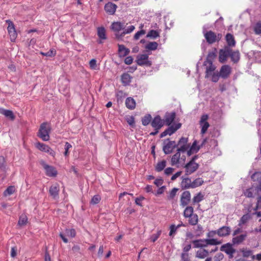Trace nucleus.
Returning a JSON list of instances; mask_svg holds the SVG:
<instances>
[{
    "mask_svg": "<svg viewBox=\"0 0 261 261\" xmlns=\"http://www.w3.org/2000/svg\"><path fill=\"white\" fill-rule=\"evenodd\" d=\"M105 10L109 15H113L114 14V4L109 2L105 5Z\"/></svg>",
    "mask_w": 261,
    "mask_h": 261,
    "instance_id": "obj_30",
    "label": "nucleus"
},
{
    "mask_svg": "<svg viewBox=\"0 0 261 261\" xmlns=\"http://www.w3.org/2000/svg\"><path fill=\"white\" fill-rule=\"evenodd\" d=\"M97 35L101 39H105L106 37L105 28L103 27L98 28L97 29Z\"/></svg>",
    "mask_w": 261,
    "mask_h": 261,
    "instance_id": "obj_45",
    "label": "nucleus"
},
{
    "mask_svg": "<svg viewBox=\"0 0 261 261\" xmlns=\"http://www.w3.org/2000/svg\"><path fill=\"white\" fill-rule=\"evenodd\" d=\"M232 62L237 63L240 60V53L239 51H232L230 52L229 56Z\"/></svg>",
    "mask_w": 261,
    "mask_h": 261,
    "instance_id": "obj_32",
    "label": "nucleus"
},
{
    "mask_svg": "<svg viewBox=\"0 0 261 261\" xmlns=\"http://www.w3.org/2000/svg\"><path fill=\"white\" fill-rule=\"evenodd\" d=\"M178 189L176 188H173L169 192V195L167 197L168 199H173L176 195V193Z\"/></svg>",
    "mask_w": 261,
    "mask_h": 261,
    "instance_id": "obj_51",
    "label": "nucleus"
},
{
    "mask_svg": "<svg viewBox=\"0 0 261 261\" xmlns=\"http://www.w3.org/2000/svg\"><path fill=\"white\" fill-rule=\"evenodd\" d=\"M251 179L253 181H256L258 185L256 189L261 191V172H256L251 175Z\"/></svg>",
    "mask_w": 261,
    "mask_h": 261,
    "instance_id": "obj_20",
    "label": "nucleus"
},
{
    "mask_svg": "<svg viewBox=\"0 0 261 261\" xmlns=\"http://www.w3.org/2000/svg\"><path fill=\"white\" fill-rule=\"evenodd\" d=\"M256 190V189L253 187L249 188L245 191L244 195L245 196L249 198L253 197L254 193Z\"/></svg>",
    "mask_w": 261,
    "mask_h": 261,
    "instance_id": "obj_43",
    "label": "nucleus"
},
{
    "mask_svg": "<svg viewBox=\"0 0 261 261\" xmlns=\"http://www.w3.org/2000/svg\"><path fill=\"white\" fill-rule=\"evenodd\" d=\"M194 213V208L192 206H186L183 212V216L185 218H188Z\"/></svg>",
    "mask_w": 261,
    "mask_h": 261,
    "instance_id": "obj_33",
    "label": "nucleus"
},
{
    "mask_svg": "<svg viewBox=\"0 0 261 261\" xmlns=\"http://www.w3.org/2000/svg\"><path fill=\"white\" fill-rule=\"evenodd\" d=\"M59 191L60 186L58 183H55L50 187L49 193L54 199H56L59 197Z\"/></svg>",
    "mask_w": 261,
    "mask_h": 261,
    "instance_id": "obj_15",
    "label": "nucleus"
},
{
    "mask_svg": "<svg viewBox=\"0 0 261 261\" xmlns=\"http://www.w3.org/2000/svg\"><path fill=\"white\" fill-rule=\"evenodd\" d=\"M231 229L228 226H222L217 230V234L221 237H224L230 234Z\"/></svg>",
    "mask_w": 261,
    "mask_h": 261,
    "instance_id": "obj_18",
    "label": "nucleus"
},
{
    "mask_svg": "<svg viewBox=\"0 0 261 261\" xmlns=\"http://www.w3.org/2000/svg\"><path fill=\"white\" fill-rule=\"evenodd\" d=\"M231 72V68L228 65H224L222 66L220 68L219 74L220 77L223 79H227Z\"/></svg>",
    "mask_w": 261,
    "mask_h": 261,
    "instance_id": "obj_13",
    "label": "nucleus"
},
{
    "mask_svg": "<svg viewBox=\"0 0 261 261\" xmlns=\"http://www.w3.org/2000/svg\"><path fill=\"white\" fill-rule=\"evenodd\" d=\"M166 166V161L165 160H162L161 162H159L155 166V169L157 172L162 171Z\"/></svg>",
    "mask_w": 261,
    "mask_h": 261,
    "instance_id": "obj_35",
    "label": "nucleus"
},
{
    "mask_svg": "<svg viewBox=\"0 0 261 261\" xmlns=\"http://www.w3.org/2000/svg\"><path fill=\"white\" fill-rule=\"evenodd\" d=\"M151 125L155 131L150 133L151 136H154L159 133V129L164 125V121L160 116H155L151 122Z\"/></svg>",
    "mask_w": 261,
    "mask_h": 261,
    "instance_id": "obj_4",
    "label": "nucleus"
},
{
    "mask_svg": "<svg viewBox=\"0 0 261 261\" xmlns=\"http://www.w3.org/2000/svg\"><path fill=\"white\" fill-rule=\"evenodd\" d=\"M192 188H195L202 185L203 183V180L201 178H197L192 182Z\"/></svg>",
    "mask_w": 261,
    "mask_h": 261,
    "instance_id": "obj_44",
    "label": "nucleus"
},
{
    "mask_svg": "<svg viewBox=\"0 0 261 261\" xmlns=\"http://www.w3.org/2000/svg\"><path fill=\"white\" fill-rule=\"evenodd\" d=\"M220 250L225 252L230 258L233 257V254L236 252V250L232 247V245L230 243H226L221 246Z\"/></svg>",
    "mask_w": 261,
    "mask_h": 261,
    "instance_id": "obj_14",
    "label": "nucleus"
},
{
    "mask_svg": "<svg viewBox=\"0 0 261 261\" xmlns=\"http://www.w3.org/2000/svg\"><path fill=\"white\" fill-rule=\"evenodd\" d=\"M211 76V80L213 82L217 83L220 77V74L218 72H213L210 75Z\"/></svg>",
    "mask_w": 261,
    "mask_h": 261,
    "instance_id": "obj_53",
    "label": "nucleus"
},
{
    "mask_svg": "<svg viewBox=\"0 0 261 261\" xmlns=\"http://www.w3.org/2000/svg\"><path fill=\"white\" fill-rule=\"evenodd\" d=\"M253 31L256 35L261 34V22H257L253 27Z\"/></svg>",
    "mask_w": 261,
    "mask_h": 261,
    "instance_id": "obj_47",
    "label": "nucleus"
},
{
    "mask_svg": "<svg viewBox=\"0 0 261 261\" xmlns=\"http://www.w3.org/2000/svg\"><path fill=\"white\" fill-rule=\"evenodd\" d=\"M66 233L68 237L74 238L76 235V231L74 229H69L66 230Z\"/></svg>",
    "mask_w": 261,
    "mask_h": 261,
    "instance_id": "obj_61",
    "label": "nucleus"
},
{
    "mask_svg": "<svg viewBox=\"0 0 261 261\" xmlns=\"http://www.w3.org/2000/svg\"><path fill=\"white\" fill-rule=\"evenodd\" d=\"M159 36V33L156 30H150L148 32L147 37L150 38L152 39H155Z\"/></svg>",
    "mask_w": 261,
    "mask_h": 261,
    "instance_id": "obj_46",
    "label": "nucleus"
},
{
    "mask_svg": "<svg viewBox=\"0 0 261 261\" xmlns=\"http://www.w3.org/2000/svg\"><path fill=\"white\" fill-rule=\"evenodd\" d=\"M204 36L207 42L211 44L219 41L222 38L221 34L218 33L217 34L212 31L206 32Z\"/></svg>",
    "mask_w": 261,
    "mask_h": 261,
    "instance_id": "obj_3",
    "label": "nucleus"
},
{
    "mask_svg": "<svg viewBox=\"0 0 261 261\" xmlns=\"http://www.w3.org/2000/svg\"><path fill=\"white\" fill-rule=\"evenodd\" d=\"M6 169V160L3 156H0V170L5 171Z\"/></svg>",
    "mask_w": 261,
    "mask_h": 261,
    "instance_id": "obj_55",
    "label": "nucleus"
},
{
    "mask_svg": "<svg viewBox=\"0 0 261 261\" xmlns=\"http://www.w3.org/2000/svg\"><path fill=\"white\" fill-rule=\"evenodd\" d=\"M192 243L193 244L195 248H201V249L203 247H206V245L205 244V239L194 240L192 241Z\"/></svg>",
    "mask_w": 261,
    "mask_h": 261,
    "instance_id": "obj_28",
    "label": "nucleus"
},
{
    "mask_svg": "<svg viewBox=\"0 0 261 261\" xmlns=\"http://www.w3.org/2000/svg\"><path fill=\"white\" fill-rule=\"evenodd\" d=\"M181 126V124L180 123L173 124L168 127L166 130L162 132L160 134V138H163L167 135H171L174 133L177 130L179 129Z\"/></svg>",
    "mask_w": 261,
    "mask_h": 261,
    "instance_id": "obj_9",
    "label": "nucleus"
},
{
    "mask_svg": "<svg viewBox=\"0 0 261 261\" xmlns=\"http://www.w3.org/2000/svg\"><path fill=\"white\" fill-rule=\"evenodd\" d=\"M241 251L243 254V256L246 257L250 256L252 253V251L251 250L247 249H242Z\"/></svg>",
    "mask_w": 261,
    "mask_h": 261,
    "instance_id": "obj_60",
    "label": "nucleus"
},
{
    "mask_svg": "<svg viewBox=\"0 0 261 261\" xmlns=\"http://www.w3.org/2000/svg\"><path fill=\"white\" fill-rule=\"evenodd\" d=\"M125 103L126 108L129 110H134L136 108V101L135 99L131 97H127L126 99Z\"/></svg>",
    "mask_w": 261,
    "mask_h": 261,
    "instance_id": "obj_24",
    "label": "nucleus"
},
{
    "mask_svg": "<svg viewBox=\"0 0 261 261\" xmlns=\"http://www.w3.org/2000/svg\"><path fill=\"white\" fill-rule=\"evenodd\" d=\"M50 128L46 122L42 123L40 126L38 133V136L43 141H47L49 140V132Z\"/></svg>",
    "mask_w": 261,
    "mask_h": 261,
    "instance_id": "obj_1",
    "label": "nucleus"
},
{
    "mask_svg": "<svg viewBox=\"0 0 261 261\" xmlns=\"http://www.w3.org/2000/svg\"><path fill=\"white\" fill-rule=\"evenodd\" d=\"M15 189L14 186H9L7 189L4 192V196L7 197L13 194L15 192Z\"/></svg>",
    "mask_w": 261,
    "mask_h": 261,
    "instance_id": "obj_42",
    "label": "nucleus"
},
{
    "mask_svg": "<svg viewBox=\"0 0 261 261\" xmlns=\"http://www.w3.org/2000/svg\"><path fill=\"white\" fill-rule=\"evenodd\" d=\"M129 49L124 45L118 44V54L120 57H124L129 53Z\"/></svg>",
    "mask_w": 261,
    "mask_h": 261,
    "instance_id": "obj_22",
    "label": "nucleus"
},
{
    "mask_svg": "<svg viewBox=\"0 0 261 261\" xmlns=\"http://www.w3.org/2000/svg\"><path fill=\"white\" fill-rule=\"evenodd\" d=\"M28 221V218L25 215H21L19 217V219L18 222V225L20 226L24 225L27 224Z\"/></svg>",
    "mask_w": 261,
    "mask_h": 261,
    "instance_id": "obj_56",
    "label": "nucleus"
},
{
    "mask_svg": "<svg viewBox=\"0 0 261 261\" xmlns=\"http://www.w3.org/2000/svg\"><path fill=\"white\" fill-rule=\"evenodd\" d=\"M125 120L127 123L132 127L135 126V118L133 116H126L125 117Z\"/></svg>",
    "mask_w": 261,
    "mask_h": 261,
    "instance_id": "obj_48",
    "label": "nucleus"
},
{
    "mask_svg": "<svg viewBox=\"0 0 261 261\" xmlns=\"http://www.w3.org/2000/svg\"><path fill=\"white\" fill-rule=\"evenodd\" d=\"M225 40L229 47H233L236 45L234 38L231 34L227 33L225 36Z\"/></svg>",
    "mask_w": 261,
    "mask_h": 261,
    "instance_id": "obj_25",
    "label": "nucleus"
},
{
    "mask_svg": "<svg viewBox=\"0 0 261 261\" xmlns=\"http://www.w3.org/2000/svg\"><path fill=\"white\" fill-rule=\"evenodd\" d=\"M72 148V145L66 142L65 144V152L64 154L65 156H68L69 155V149Z\"/></svg>",
    "mask_w": 261,
    "mask_h": 261,
    "instance_id": "obj_57",
    "label": "nucleus"
},
{
    "mask_svg": "<svg viewBox=\"0 0 261 261\" xmlns=\"http://www.w3.org/2000/svg\"><path fill=\"white\" fill-rule=\"evenodd\" d=\"M208 66H207L206 68L205 71V78H208L210 76L213 72H215V70H216V66L213 65V63H208Z\"/></svg>",
    "mask_w": 261,
    "mask_h": 261,
    "instance_id": "obj_29",
    "label": "nucleus"
},
{
    "mask_svg": "<svg viewBox=\"0 0 261 261\" xmlns=\"http://www.w3.org/2000/svg\"><path fill=\"white\" fill-rule=\"evenodd\" d=\"M261 208V196H259L257 199V202L255 207L254 208L255 211Z\"/></svg>",
    "mask_w": 261,
    "mask_h": 261,
    "instance_id": "obj_64",
    "label": "nucleus"
},
{
    "mask_svg": "<svg viewBox=\"0 0 261 261\" xmlns=\"http://www.w3.org/2000/svg\"><path fill=\"white\" fill-rule=\"evenodd\" d=\"M132 79V77L127 73H124L121 76V81L124 86L129 85Z\"/></svg>",
    "mask_w": 261,
    "mask_h": 261,
    "instance_id": "obj_23",
    "label": "nucleus"
},
{
    "mask_svg": "<svg viewBox=\"0 0 261 261\" xmlns=\"http://www.w3.org/2000/svg\"><path fill=\"white\" fill-rule=\"evenodd\" d=\"M178 228L176 227V225L175 224H171L169 227V236L173 238L175 234H176Z\"/></svg>",
    "mask_w": 261,
    "mask_h": 261,
    "instance_id": "obj_39",
    "label": "nucleus"
},
{
    "mask_svg": "<svg viewBox=\"0 0 261 261\" xmlns=\"http://www.w3.org/2000/svg\"><path fill=\"white\" fill-rule=\"evenodd\" d=\"M6 22L8 24V31L11 40L14 41L17 37V33L13 23L10 20H7Z\"/></svg>",
    "mask_w": 261,
    "mask_h": 261,
    "instance_id": "obj_12",
    "label": "nucleus"
},
{
    "mask_svg": "<svg viewBox=\"0 0 261 261\" xmlns=\"http://www.w3.org/2000/svg\"><path fill=\"white\" fill-rule=\"evenodd\" d=\"M192 181L189 178H184L181 182V187L184 189L192 188Z\"/></svg>",
    "mask_w": 261,
    "mask_h": 261,
    "instance_id": "obj_31",
    "label": "nucleus"
},
{
    "mask_svg": "<svg viewBox=\"0 0 261 261\" xmlns=\"http://www.w3.org/2000/svg\"><path fill=\"white\" fill-rule=\"evenodd\" d=\"M180 157V153L177 152L174 154L171 158V164L172 165H176L179 163V159Z\"/></svg>",
    "mask_w": 261,
    "mask_h": 261,
    "instance_id": "obj_38",
    "label": "nucleus"
},
{
    "mask_svg": "<svg viewBox=\"0 0 261 261\" xmlns=\"http://www.w3.org/2000/svg\"><path fill=\"white\" fill-rule=\"evenodd\" d=\"M197 159V156L195 155L192 158L191 161L188 163L185 166L186 175H189L194 173L199 167V164L195 162Z\"/></svg>",
    "mask_w": 261,
    "mask_h": 261,
    "instance_id": "obj_2",
    "label": "nucleus"
},
{
    "mask_svg": "<svg viewBox=\"0 0 261 261\" xmlns=\"http://www.w3.org/2000/svg\"><path fill=\"white\" fill-rule=\"evenodd\" d=\"M89 65L91 69L93 70H96L98 69L96 64V60L94 59H93L90 61Z\"/></svg>",
    "mask_w": 261,
    "mask_h": 261,
    "instance_id": "obj_62",
    "label": "nucleus"
},
{
    "mask_svg": "<svg viewBox=\"0 0 261 261\" xmlns=\"http://www.w3.org/2000/svg\"><path fill=\"white\" fill-rule=\"evenodd\" d=\"M135 29V27L134 25H130L127 27L126 29H124L123 32L119 34L118 33H115V38L118 39H121L126 34H130L132 32H133Z\"/></svg>",
    "mask_w": 261,
    "mask_h": 261,
    "instance_id": "obj_19",
    "label": "nucleus"
},
{
    "mask_svg": "<svg viewBox=\"0 0 261 261\" xmlns=\"http://www.w3.org/2000/svg\"><path fill=\"white\" fill-rule=\"evenodd\" d=\"M250 219V216L248 214L244 215L240 219L238 225L241 226L245 223Z\"/></svg>",
    "mask_w": 261,
    "mask_h": 261,
    "instance_id": "obj_37",
    "label": "nucleus"
},
{
    "mask_svg": "<svg viewBox=\"0 0 261 261\" xmlns=\"http://www.w3.org/2000/svg\"><path fill=\"white\" fill-rule=\"evenodd\" d=\"M41 164L45 170V173L47 176L49 177H56L57 176L58 172L54 167L46 164L43 161L41 162Z\"/></svg>",
    "mask_w": 261,
    "mask_h": 261,
    "instance_id": "obj_6",
    "label": "nucleus"
},
{
    "mask_svg": "<svg viewBox=\"0 0 261 261\" xmlns=\"http://www.w3.org/2000/svg\"><path fill=\"white\" fill-rule=\"evenodd\" d=\"M101 200V197L99 195H94L91 200V203L96 204L98 203Z\"/></svg>",
    "mask_w": 261,
    "mask_h": 261,
    "instance_id": "obj_59",
    "label": "nucleus"
},
{
    "mask_svg": "<svg viewBox=\"0 0 261 261\" xmlns=\"http://www.w3.org/2000/svg\"><path fill=\"white\" fill-rule=\"evenodd\" d=\"M191 200V193L189 191H184L180 197V205L183 207L187 206Z\"/></svg>",
    "mask_w": 261,
    "mask_h": 261,
    "instance_id": "obj_5",
    "label": "nucleus"
},
{
    "mask_svg": "<svg viewBox=\"0 0 261 261\" xmlns=\"http://www.w3.org/2000/svg\"><path fill=\"white\" fill-rule=\"evenodd\" d=\"M175 116L176 114L175 112L166 113L163 120L164 124L165 123L166 125L169 126L174 120Z\"/></svg>",
    "mask_w": 261,
    "mask_h": 261,
    "instance_id": "obj_16",
    "label": "nucleus"
},
{
    "mask_svg": "<svg viewBox=\"0 0 261 261\" xmlns=\"http://www.w3.org/2000/svg\"><path fill=\"white\" fill-rule=\"evenodd\" d=\"M204 199V195L201 192L197 194L192 199L193 204L197 203L201 201Z\"/></svg>",
    "mask_w": 261,
    "mask_h": 261,
    "instance_id": "obj_34",
    "label": "nucleus"
},
{
    "mask_svg": "<svg viewBox=\"0 0 261 261\" xmlns=\"http://www.w3.org/2000/svg\"><path fill=\"white\" fill-rule=\"evenodd\" d=\"M146 32L144 30H141L140 31L137 32L134 36V39L138 40L142 35H145Z\"/></svg>",
    "mask_w": 261,
    "mask_h": 261,
    "instance_id": "obj_58",
    "label": "nucleus"
},
{
    "mask_svg": "<svg viewBox=\"0 0 261 261\" xmlns=\"http://www.w3.org/2000/svg\"><path fill=\"white\" fill-rule=\"evenodd\" d=\"M231 51V49L228 47H225L224 49H221L219 50V62L221 63H224L226 61L227 57L229 56L230 52Z\"/></svg>",
    "mask_w": 261,
    "mask_h": 261,
    "instance_id": "obj_11",
    "label": "nucleus"
},
{
    "mask_svg": "<svg viewBox=\"0 0 261 261\" xmlns=\"http://www.w3.org/2000/svg\"><path fill=\"white\" fill-rule=\"evenodd\" d=\"M158 44L156 42H150L147 43L145 46V48L147 50H154L157 49Z\"/></svg>",
    "mask_w": 261,
    "mask_h": 261,
    "instance_id": "obj_36",
    "label": "nucleus"
},
{
    "mask_svg": "<svg viewBox=\"0 0 261 261\" xmlns=\"http://www.w3.org/2000/svg\"><path fill=\"white\" fill-rule=\"evenodd\" d=\"M151 119V116L148 114L145 116L142 119V124L144 126L148 125L150 122Z\"/></svg>",
    "mask_w": 261,
    "mask_h": 261,
    "instance_id": "obj_49",
    "label": "nucleus"
},
{
    "mask_svg": "<svg viewBox=\"0 0 261 261\" xmlns=\"http://www.w3.org/2000/svg\"><path fill=\"white\" fill-rule=\"evenodd\" d=\"M206 246L208 245H217L221 243V241H218L215 239H205Z\"/></svg>",
    "mask_w": 261,
    "mask_h": 261,
    "instance_id": "obj_41",
    "label": "nucleus"
},
{
    "mask_svg": "<svg viewBox=\"0 0 261 261\" xmlns=\"http://www.w3.org/2000/svg\"><path fill=\"white\" fill-rule=\"evenodd\" d=\"M181 261H190V258L188 253H181Z\"/></svg>",
    "mask_w": 261,
    "mask_h": 261,
    "instance_id": "obj_63",
    "label": "nucleus"
},
{
    "mask_svg": "<svg viewBox=\"0 0 261 261\" xmlns=\"http://www.w3.org/2000/svg\"><path fill=\"white\" fill-rule=\"evenodd\" d=\"M0 114L4 115L11 121H14L15 119V116L13 111L10 110H6L0 107Z\"/></svg>",
    "mask_w": 261,
    "mask_h": 261,
    "instance_id": "obj_17",
    "label": "nucleus"
},
{
    "mask_svg": "<svg viewBox=\"0 0 261 261\" xmlns=\"http://www.w3.org/2000/svg\"><path fill=\"white\" fill-rule=\"evenodd\" d=\"M36 147L40 150H41L42 151L46 152V150L47 148H48V146L45 144L38 142L36 144Z\"/></svg>",
    "mask_w": 261,
    "mask_h": 261,
    "instance_id": "obj_50",
    "label": "nucleus"
},
{
    "mask_svg": "<svg viewBox=\"0 0 261 261\" xmlns=\"http://www.w3.org/2000/svg\"><path fill=\"white\" fill-rule=\"evenodd\" d=\"M216 53L215 51L210 52L207 56L206 62L207 63H212L216 57Z\"/></svg>",
    "mask_w": 261,
    "mask_h": 261,
    "instance_id": "obj_40",
    "label": "nucleus"
},
{
    "mask_svg": "<svg viewBox=\"0 0 261 261\" xmlns=\"http://www.w3.org/2000/svg\"><path fill=\"white\" fill-rule=\"evenodd\" d=\"M188 223L191 225H196L198 223V216L196 214H193L189 217H188Z\"/></svg>",
    "mask_w": 261,
    "mask_h": 261,
    "instance_id": "obj_26",
    "label": "nucleus"
},
{
    "mask_svg": "<svg viewBox=\"0 0 261 261\" xmlns=\"http://www.w3.org/2000/svg\"><path fill=\"white\" fill-rule=\"evenodd\" d=\"M247 233L241 234L232 238V242L233 244L239 245L243 243L246 239Z\"/></svg>",
    "mask_w": 261,
    "mask_h": 261,
    "instance_id": "obj_21",
    "label": "nucleus"
},
{
    "mask_svg": "<svg viewBox=\"0 0 261 261\" xmlns=\"http://www.w3.org/2000/svg\"><path fill=\"white\" fill-rule=\"evenodd\" d=\"M125 27V25L124 23H122L121 22H115V32H119V31L123 30Z\"/></svg>",
    "mask_w": 261,
    "mask_h": 261,
    "instance_id": "obj_52",
    "label": "nucleus"
},
{
    "mask_svg": "<svg viewBox=\"0 0 261 261\" xmlns=\"http://www.w3.org/2000/svg\"><path fill=\"white\" fill-rule=\"evenodd\" d=\"M164 145L163 150L165 154H169L172 152L173 149L177 147L176 143L174 141H169V139L164 142Z\"/></svg>",
    "mask_w": 261,
    "mask_h": 261,
    "instance_id": "obj_10",
    "label": "nucleus"
},
{
    "mask_svg": "<svg viewBox=\"0 0 261 261\" xmlns=\"http://www.w3.org/2000/svg\"><path fill=\"white\" fill-rule=\"evenodd\" d=\"M208 116L207 114L202 115L199 121V124L201 127V134L204 135L207 132L208 128L210 127V124L207 122Z\"/></svg>",
    "mask_w": 261,
    "mask_h": 261,
    "instance_id": "obj_8",
    "label": "nucleus"
},
{
    "mask_svg": "<svg viewBox=\"0 0 261 261\" xmlns=\"http://www.w3.org/2000/svg\"><path fill=\"white\" fill-rule=\"evenodd\" d=\"M162 233V230H158L156 233L153 234L150 237V240L152 242H155L158 238L160 237Z\"/></svg>",
    "mask_w": 261,
    "mask_h": 261,
    "instance_id": "obj_54",
    "label": "nucleus"
},
{
    "mask_svg": "<svg viewBox=\"0 0 261 261\" xmlns=\"http://www.w3.org/2000/svg\"><path fill=\"white\" fill-rule=\"evenodd\" d=\"M148 56L146 54H142L138 55L136 62L140 66H150L151 62L148 60Z\"/></svg>",
    "mask_w": 261,
    "mask_h": 261,
    "instance_id": "obj_7",
    "label": "nucleus"
},
{
    "mask_svg": "<svg viewBox=\"0 0 261 261\" xmlns=\"http://www.w3.org/2000/svg\"><path fill=\"white\" fill-rule=\"evenodd\" d=\"M208 255V251L205 249L201 248L197 251L196 257L199 258H204Z\"/></svg>",
    "mask_w": 261,
    "mask_h": 261,
    "instance_id": "obj_27",
    "label": "nucleus"
}]
</instances>
